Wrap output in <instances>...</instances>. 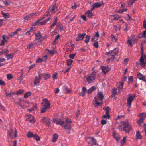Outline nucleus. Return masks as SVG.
Returning a JSON list of instances; mask_svg holds the SVG:
<instances>
[{
    "instance_id": "obj_64",
    "label": "nucleus",
    "mask_w": 146,
    "mask_h": 146,
    "mask_svg": "<svg viewBox=\"0 0 146 146\" xmlns=\"http://www.w3.org/2000/svg\"><path fill=\"white\" fill-rule=\"evenodd\" d=\"M113 137L117 141H118L119 139V138L115 134H114Z\"/></svg>"
},
{
    "instance_id": "obj_22",
    "label": "nucleus",
    "mask_w": 146,
    "mask_h": 146,
    "mask_svg": "<svg viewBox=\"0 0 146 146\" xmlns=\"http://www.w3.org/2000/svg\"><path fill=\"white\" fill-rule=\"evenodd\" d=\"M21 30V28H19L16 29L15 32H11L10 34V36L11 37H12L14 36H15L18 33V31H20Z\"/></svg>"
},
{
    "instance_id": "obj_41",
    "label": "nucleus",
    "mask_w": 146,
    "mask_h": 146,
    "mask_svg": "<svg viewBox=\"0 0 146 146\" xmlns=\"http://www.w3.org/2000/svg\"><path fill=\"white\" fill-rule=\"evenodd\" d=\"M93 45L96 48H98L99 45L98 41H96V40H95V41H94V42L93 43Z\"/></svg>"
},
{
    "instance_id": "obj_11",
    "label": "nucleus",
    "mask_w": 146,
    "mask_h": 146,
    "mask_svg": "<svg viewBox=\"0 0 146 146\" xmlns=\"http://www.w3.org/2000/svg\"><path fill=\"white\" fill-rule=\"evenodd\" d=\"M86 35V33H85L78 34L77 35V37L76 38V41H78L83 40Z\"/></svg>"
},
{
    "instance_id": "obj_12",
    "label": "nucleus",
    "mask_w": 146,
    "mask_h": 146,
    "mask_svg": "<svg viewBox=\"0 0 146 146\" xmlns=\"http://www.w3.org/2000/svg\"><path fill=\"white\" fill-rule=\"evenodd\" d=\"M42 121L46 124V125L48 127L50 126L51 123L50 120L48 118L44 117L42 119Z\"/></svg>"
},
{
    "instance_id": "obj_46",
    "label": "nucleus",
    "mask_w": 146,
    "mask_h": 146,
    "mask_svg": "<svg viewBox=\"0 0 146 146\" xmlns=\"http://www.w3.org/2000/svg\"><path fill=\"white\" fill-rule=\"evenodd\" d=\"M7 77L8 80H10L13 78V76L12 74H8L7 75Z\"/></svg>"
},
{
    "instance_id": "obj_40",
    "label": "nucleus",
    "mask_w": 146,
    "mask_h": 146,
    "mask_svg": "<svg viewBox=\"0 0 146 146\" xmlns=\"http://www.w3.org/2000/svg\"><path fill=\"white\" fill-rule=\"evenodd\" d=\"M34 29L33 27H31L30 28V29H29L28 30H27L25 34L28 35H30V32H31Z\"/></svg>"
},
{
    "instance_id": "obj_44",
    "label": "nucleus",
    "mask_w": 146,
    "mask_h": 146,
    "mask_svg": "<svg viewBox=\"0 0 146 146\" xmlns=\"http://www.w3.org/2000/svg\"><path fill=\"white\" fill-rule=\"evenodd\" d=\"M40 82V80L39 79L37 78V77L36 76L35 78V79L34 81V84H36L37 83H39Z\"/></svg>"
},
{
    "instance_id": "obj_61",
    "label": "nucleus",
    "mask_w": 146,
    "mask_h": 146,
    "mask_svg": "<svg viewBox=\"0 0 146 146\" xmlns=\"http://www.w3.org/2000/svg\"><path fill=\"white\" fill-rule=\"evenodd\" d=\"M68 88V87L66 85L63 86L62 89L66 91Z\"/></svg>"
},
{
    "instance_id": "obj_8",
    "label": "nucleus",
    "mask_w": 146,
    "mask_h": 146,
    "mask_svg": "<svg viewBox=\"0 0 146 146\" xmlns=\"http://www.w3.org/2000/svg\"><path fill=\"white\" fill-rule=\"evenodd\" d=\"M102 5H104V3L103 1L100 2H97L94 3L92 5V11L95 8L100 7Z\"/></svg>"
},
{
    "instance_id": "obj_45",
    "label": "nucleus",
    "mask_w": 146,
    "mask_h": 146,
    "mask_svg": "<svg viewBox=\"0 0 146 146\" xmlns=\"http://www.w3.org/2000/svg\"><path fill=\"white\" fill-rule=\"evenodd\" d=\"M56 4V3L55 4L52 6L51 9L52 12H53L55 10L56 8H57V7Z\"/></svg>"
},
{
    "instance_id": "obj_59",
    "label": "nucleus",
    "mask_w": 146,
    "mask_h": 146,
    "mask_svg": "<svg viewBox=\"0 0 146 146\" xmlns=\"http://www.w3.org/2000/svg\"><path fill=\"white\" fill-rule=\"evenodd\" d=\"M56 51H53V50H50V52H49V54L51 55H54L55 53H57Z\"/></svg>"
},
{
    "instance_id": "obj_10",
    "label": "nucleus",
    "mask_w": 146,
    "mask_h": 146,
    "mask_svg": "<svg viewBox=\"0 0 146 146\" xmlns=\"http://www.w3.org/2000/svg\"><path fill=\"white\" fill-rule=\"evenodd\" d=\"M91 74L90 75L88 76H86L84 77V83L85 85H87L88 84L91 83Z\"/></svg>"
},
{
    "instance_id": "obj_31",
    "label": "nucleus",
    "mask_w": 146,
    "mask_h": 146,
    "mask_svg": "<svg viewBox=\"0 0 146 146\" xmlns=\"http://www.w3.org/2000/svg\"><path fill=\"white\" fill-rule=\"evenodd\" d=\"M90 37L91 36L90 35H86V37H85V40H84V42L86 43L87 44L89 42Z\"/></svg>"
},
{
    "instance_id": "obj_19",
    "label": "nucleus",
    "mask_w": 146,
    "mask_h": 146,
    "mask_svg": "<svg viewBox=\"0 0 146 146\" xmlns=\"http://www.w3.org/2000/svg\"><path fill=\"white\" fill-rule=\"evenodd\" d=\"M1 13L5 19L9 18L10 17V15L9 13H6L4 12L3 11H1Z\"/></svg>"
},
{
    "instance_id": "obj_60",
    "label": "nucleus",
    "mask_w": 146,
    "mask_h": 146,
    "mask_svg": "<svg viewBox=\"0 0 146 146\" xmlns=\"http://www.w3.org/2000/svg\"><path fill=\"white\" fill-rule=\"evenodd\" d=\"M49 13H50L48 12V14L45 15L44 16L42 17V18L40 19V20L42 21L44 19L46 18L47 16H48L49 15Z\"/></svg>"
},
{
    "instance_id": "obj_37",
    "label": "nucleus",
    "mask_w": 146,
    "mask_h": 146,
    "mask_svg": "<svg viewBox=\"0 0 146 146\" xmlns=\"http://www.w3.org/2000/svg\"><path fill=\"white\" fill-rule=\"evenodd\" d=\"M146 37V29L143 31L142 34H141V36H139V38H145Z\"/></svg>"
},
{
    "instance_id": "obj_35",
    "label": "nucleus",
    "mask_w": 146,
    "mask_h": 146,
    "mask_svg": "<svg viewBox=\"0 0 146 146\" xmlns=\"http://www.w3.org/2000/svg\"><path fill=\"white\" fill-rule=\"evenodd\" d=\"M24 91L23 90L21 89H20L17 91L16 93L15 92V94L17 95H19L20 94L22 93H23Z\"/></svg>"
},
{
    "instance_id": "obj_47",
    "label": "nucleus",
    "mask_w": 146,
    "mask_h": 146,
    "mask_svg": "<svg viewBox=\"0 0 146 146\" xmlns=\"http://www.w3.org/2000/svg\"><path fill=\"white\" fill-rule=\"evenodd\" d=\"M87 142L88 143V144H91V137H87L86 139Z\"/></svg>"
},
{
    "instance_id": "obj_2",
    "label": "nucleus",
    "mask_w": 146,
    "mask_h": 146,
    "mask_svg": "<svg viewBox=\"0 0 146 146\" xmlns=\"http://www.w3.org/2000/svg\"><path fill=\"white\" fill-rule=\"evenodd\" d=\"M7 134L8 137L11 139H13L14 137H16L17 136V130L15 129L14 132L13 130L11 129L10 130L8 131Z\"/></svg>"
},
{
    "instance_id": "obj_56",
    "label": "nucleus",
    "mask_w": 146,
    "mask_h": 146,
    "mask_svg": "<svg viewBox=\"0 0 146 146\" xmlns=\"http://www.w3.org/2000/svg\"><path fill=\"white\" fill-rule=\"evenodd\" d=\"M126 137H123V139L121 141V145H123L125 143V140H126Z\"/></svg>"
},
{
    "instance_id": "obj_32",
    "label": "nucleus",
    "mask_w": 146,
    "mask_h": 146,
    "mask_svg": "<svg viewBox=\"0 0 146 146\" xmlns=\"http://www.w3.org/2000/svg\"><path fill=\"white\" fill-rule=\"evenodd\" d=\"M73 60L71 59H68L66 61L67 65L68 66H70L71 65Z\"/></svg>"
},
{
    "instance_id": "obj_34",
    "label": "nucleus",
    "mask_w": 146,
    "mask_h": 146,
    "mask_svg": "<svg viewBox=\"0 0 146 146\" xmlns=\"http://www.w3.org/2000/svg\"><path fill=\"white\" fill-rule=\"evenodd\" d=\"M33 137L37 141H39L40 140V137L36 134L34 135Z\"/></svg>"
},
{
    "instance_id": "obj_55",
    "label": "nucleus",
    "mask_w": 146,
    "mask_h": 146,
    "mask_svg": "<svg viewBox=\"0 0 146 146\" xmlns=\"http://www.w3.org/2000/svg\"><path fill=\"white\" fill-rule=\"evenodd\" d=\"M6 85L5 82L0 79V85L2 86H4Z\"/></svg>"
},
{
    "instance_id": "obj_17",
    "label": "nucleus",
    "mask_w": 146,
    "mask_h": 146,
    "mask_svg": "<svg viewBox=\"0 0 146 146\" xmlns=\"http://www.w3.org/2000/svg\"><path fill=\"white\" fill-rule=\"evenodd\" d=\"M101 68L102 70V72L105 74L106 73L110 70L109 68L108 67H106L105 66H101Z\"/></svg>"
},
{
    "instance_id": "obj_50",
    "label": "nucleus",
    "mask_w": 146,
    "mask_h": 146,
    "mask_svg": "<svg viewBox=\"0 0 146 146\" xmlns=\"http://www.w3.org/2000/svg\"><path fill=\"white\" fill-rule=\"evenodd\" d=\"M127 10V9H123L121 10H118V13H122L123 12H125Z\"/></svg>"
},
{
    "instance_id": "obj_24",
    "label": "nucleus",
    "mask_w": 146,
    "mask_h": 146,
    "mask_svg": "<svg viewBox=\"0 0 146 146\" xmlns=\"http://www.w3.org/2000/svg\"><path fill=\"white\" fill-rule=\"evenodd\" d=\"M99 36V32L97 31L96 32V34L94 35V38H92V42H94V41H95V40H97Z\"/></svg>"
},
{
    "instance_id": "obj_42",
    "label": "nucleus",
    "mask_w": 146,
    "mask_h": 146,
    "mask_svg": "<svg viewBox=\"0 0 146 146\" xmlns=\"http://www.w3.org/2000/svg\"><path fill=\"white\" fill-rule=\"evenodd\" d=\"M136 138L137 139H141L142 138L141 135L140 134L139 131H137L136 133Z\"/></svg>"
},
{
    "instance_id": "obj_16",
    "label": "nucleus",
    "mask_w": 146,
    "mask_h": 146,
    "mask_svg": "<svg viewBox=\"0 0 146 146\" xmlns=\"http://www.w3.org/2000/svg\"><path fill=\"white\" fill-rule=\"evenodd\" d=\"M109 38L111 39L112 42H115L118 39V36L117 35H112L110 36Z\"/></svg>"
},
{
    "instance_id": "obj_18",
    "label": "nucleus",
    "mask_w": 146,
    "mask_h": 146,
    "mask_svg": "<svg viewBox=\"0 0 146 146\" xmlns=\"http://www.w3.org/2000/svg\"><path fill=\"white\" fill-rule=\"evenodd\" d=\"M86 90L87 89L86 87H83L81 92L79 93V95L82 97H83L85 96Z\"/></svg>"
},
{
    "instance_id": "obj_52",
    "label": "nucleus",
    "mask_w": 146,
    "mask_h": 146,
    "mask_svg": "<svg viewBox=\"0 0 146 146\" xmlns=\"http://www.w3.org/2000/svg\"><path fill=\"white\" fill-rule=\"evenodd\" d=\"M44 61L43 59L38 58L36 61V63H41L42 61Z\"/></svg>"
},
{
    "instance_id": "obj_21",
    "label": "nucleus",
    "mask_w": 146,
    "mask_h": 146,
    "mask_svg": "<svg viewBox=\"0 0 146 146\" xmlns=\"http://www.w3.org/2000/svg\"><path fill=\"white\" fill-rule=\"evenodd\" d=\"M58 135L56 133H54L53 135V138L51 141L53 142H56L58 137Z\"/></svg>"
},
{
    "instance_id": "obj_7",
    "label": "nucleus",
    "mask_w": 146,
    "mask_h": 146,
    "mask_svg": "<svg viewBox=\"0 0 146 146\" xmlns=\"http://www.w3.org/2000/svg\"><path fill=\"white\" fill-rule=\"evenodd\" d=\"M141 56L140 59V64L141 66H143L145 65V62H144V50L143 49V48L142 46H141Z\"/></svg>"
},
{
    "instance_id": "obj_48",
    "label": "nucleus",
    "mask_w": 146,
    "mask_h": 146,
    "mask_svg": "<svg viewBox=\"0 0 146 146\" xmlns=\"http://www.w3.org/2000/svg\"><path fill=\"white\" fill-rule=\"evenodd\" d=\"M97 144V141L96 139L93 137H92V145H96Z\"/></svg>"
},
{
    "instance_id": "obj_38",
    "label": "nucleus",
    "mask_w": 146,
    "mask_h": 146,
    "mask_svg": "<svg viewBox=\"0 0 146 146\" xmlns=\"http://www.w3.org/2000/svg\"><path fill=\"white\" fill-rule=\"evenodd\" d=\"M35 36L36 37H40V38H42V37L41 35V32L40 31L38 32L37 34L36 33H35Z\"/></svg>"
},
{
    "instance_id": "obj_20",
    "label": "nucleus",
    "mask_w": 146,
    "mask_h": 146,
    "mask_svg": "<svg viewBox=\"0 0 146 146\" xmlns=\"http://www.w3.org/2000/svg\"><path fill=\"white\" fill-rule=\"evenodd\" d=\"M43 100L46 104L44 105L43 106H46L48 108H50V103L48 100L47 99H43Z\"/></svg>"
},
{
    "instance_id": "obj_5",
    "label": "nucleus",
    "mask_w": 146,
    "mask_h": 146,
    "mask_svg": "<svg viewBox=\"0 0 146 146\" xmlns=\"http://www.w3.org/2000/svg\"><path fill=\"white\" fill-rule=\"evenodd\" d=\"M53 122L57 125H60L64 127V124H65L64 121H62L61 118H56L53 119Z\"/></svg>"
},
{
    "instance_id": "obj_6",
    "label": "nucleus",
    "mask_w": 146,
    "mask_h": 146,
    "mask_svg": "<svg viewBox=\"0 0 146 146\" xmlns=\"http://www.w3.org/2000/svg\"><path fill=\"white\" fill-rule=\"evenodd\" d=\"M38 73V76L40 79H41L42 78V77L44 78L45 80H46L49 78L50 76V74L49 73H41L39 72Z\"/></svg>"
},
{
    "instance_id": "obj_58",
    "label": "nucleus",
    "mask_w": 146,
    "mask_h": 146,
    "mask_svg": "<svg viewBox=\"0 0 146 146\" xmlns=\"http://www.w3.org/2000/svg\"><path fill=\"white\" fill-rule=\"evenodd\" d=\"M86 92L88 94H90L91 93V87L89 89L87 90Z\"/></svg>"
},
{
    "instance_id": "obj_36",
    "label": "nucleus",
    "mask_w": 146,
    "mask_h": 146,
    "mask_svg": "<svg viewBox=\"0 0 146 146\" xmlns=\"http://www.w3.org/2000/svg\"><path fill=\"white\" fill-rule=\"evenodd\" d=\"M5 57L7 58V60L12 58L13 57V54L11 53L9 55H5Z\"/></svg>"
},
{
    "instance_id": "obj_43",
    "label": "nucleus",
    "mask_w": 146,
    "mask_h": 146,
    "mask_svg": "<svg viewBox=\"0 0 146 146\" xmlns=\"http://www.w3.org/2000/svg\"><path fill=\"white\" fill-rule=\"evenodd\" d=\"M36 45V44H29L27 46V48L28 49H29V50H30V49H31L32 48H33V45Z\"/></svg>"
},
{
    "instance_id": "obj_14",
    "label": "nucleus",
    "mask_w": 146,
    "mask_h": 146,
    "mask_svg": "<svg viewBox=\"0 0 146 146\" xmlns=\"http://www.w3.org/2000/svg\"><path fill=\"white\" fill-rule=\"evenodd\" d=\"M93 104L94 106L96 108H97L98 106H101L102 104V103L98 102L95 97L93 100Z\"/></svg>"
},
{
    "instance_id": "obj_27",
    "label": "nucleus",
    "mask_w": 146,
    "mask_h": 146,
    "mask_svg": "<svg viewBox=\"0 0 146 146\" xmlns=\"http://www.w3.org/2000/svg\"><path fill=\"white\" fill-rule=\"evenodd\" d=\"M32 94L31 92V91H29L24 94V97L25 98H27L29 96H31Z\"/></svg>"
},
{
    "instance_id": "obj_28",
    "label": "nucleus",
    "mask_w": 146,
    "mask_h": 146,
    "mask_svg": "<svg viewBox=\"0 0 146 146\" xmlns=\"http://www.w3.org/2000/svg\"><path fill=\"white\" fill-rule=\"evenodd\" d=\"M49 108H48L46 106H43V107H42L41 109V113H44Z\"/></svg>"
},
{
    "instance_id": "obj_53",
    "label": "nucleus",
    "mask_w": 146,
    "mask_h": 146,
    "mask_svg": "<svg viewBox=\"0 0 146 146\" xmlns=\"http://www.w3.org/2000/svg\"><path fill=\"white\" fill-rule=\"evenodd\" d=\"M76 54V53H75L72 54H70L69 55V57L72 59H73L74 58V57L75 56Z\"/></svg>"
},
{
    "instance_id": "obj_29",
    "label": "nucleus",
    "mask_w": 146,
    "mask_h": 146,
    "mask_svg": "<svg viewBox=\"0 0 146 146\" xmlns=\"http://www.w3.org/2000/svg\"><path fill=\"white\" fill-rule=\"evenodd\" d=\"M5 94L6 95V96L7 97H11L13 95L15 94V92H12V93L11 92V93H7L6 92V90H5Z\"/></svg>"
},
{
    "instance_id": "obj_54",
    "label": "nucleus",
    "mask_w": 146,
    "mask_h": 146,
    "mask_svg": "<svg viewBox=\"0 0 146 146\" xmlns=\"http://www.w3.org/2000/svg\"><path fill=\"white\" fill-rule=\"evenodd\" d=\"M2 1L3 3L6 6L9 5L11 3V2H10V3H9L8 2V1L7 0H6V1H5L3 0Z\"/></svg>"
},
{
    "instance_id": "obj_3",
    "label": "nucleus",
    "mask_w": 146,
    "mask_h": 146,
    "mask_svg": "<svg viewBox=\"0 0 146 146\" xmlns=\"http://www.w3.org/2000/svg\"><path fill=\"white\" fill-rule=\"evenodd\" d=\"M122 126L123 127V130L127 133H129L132 129L131 126L128 124V122L125 121L122 122Z\"/></svg>"
},
{
    "instance_id": "obj_9",
    "label": "nucleus",
    "mask_w": 146,
    "mask_h": 146,
    "mask_svg": "<svg viewBox=\"0 0 146 146\" xmlns=\"http://www.w3.org/2000/svg\"><path fill=\"white\" fill-rule=\"evenodd\" d=\"M27 116H28V117L26 119V121H29L30 123H34L35 122V118L31 114H27Z\"/></svg>"
},
{
    "instance_id": "obj_49",
    "label": "nucleus",
    "mask_w": 146,
    "mask_h": 146,
    "mask_svg": "<svg viewBox=\"0 0 146 146\" xmlns=\"http://www.w3.org/2000/svg\"><path fill=\"white\" fill-rule=\"evenodd\" d=\"M133 41V39H131V40H128V41H127V43L129 45L131 46H132V41Z\"/></svg>"
},
{
    "instance_id": "obj_62",
    "label": "nucleus",
    "mask_w": 146,
    "mask_h": 146,
    "mask_svg": "<svg viewBox=\"0 0 146 146\" xmlns=\"http://www.w3.org/2000/svg\"><path fill=\"white\" fill-rule=\"evenodd\" d=\"M107 123V121L105 120H101V123L103 125L106 124Z\"/></svg>"
},
{
    "instance_id": "obj_63",
    "label": "nucleus",
    "mask_w": 146,
    "mask_h": 146,
    "mask_svg": "<svg viewBox=\"0 0 146 146\" xmlns=\"http://www.w3.org/2000/svg\"><path fill=\"white\" fill-rule=\"evenodd\" d=\"M57 73L54 74H53V77L54 79H56L57 78Z\"/></svg>"
},
{
    "instance_id": "obj_57",
    "label": "nucleus",
    "mask_w": 146,
    "mask_h": 146,
    "mask_svg": "<svg viewBox=\"0 0 146 146\" xmlns=\"http://www.w3.org/2000/svg\"><path fill=\"white\" fill-rule=\"evenodd\" d=\"M112 92L114 95H116L117 94V91L116 89H113Z\"/></svg>"
},
{
    "instance_id": "obj_26",
    "label": "nucleus",
    "mask_w": 146,
    "mask_h": 146,
    "mask_svg": "<svg viewBox=\"0 0 146 146\" xmlns=\"http://www.w3.org/2000/svg\"><path fill=\"white\" fill-rule=\"evenodd\" d=\"M110 109V108L109 106H108L107 107L105 111L106 112V115H107V116L108 117V118L109 119L110 116V115L109 114V110Z\"/></svg>"
},
{
    "instance_id": "obj_39",
    "label": "nucleus",
    "mask_w": 146,
    "mask_h": 146,
    "mask_svg": "<svg viewBox=\"0 0 146 146\" xmlns=\"http://www.w3.org/2000/svg\"><path fill=\"white\" fill-rule=\"evenodd\" d=\"M41 21V20H40V19L37 20L36 22H35L34 23L32 24V26H35L37 25H38L39 24H40V21Z\"/></svg>"
},
{
    "instance_id": "obj_23",
    "label": "nucleus",
    "mask_w": 146,
    "mask_h": 146,
    "mask_svg": "<svg viewBox=\"0 0 146 146\" xmlns=\"http://www.w3.org/2000/svg\"><path fill=\"white\" fill-rule=\"evenodd\" d=\"M98 96L100 100L102 101L104 98L103 93L102 92H99L98 93Z\"/></svg>"
},
{
    "instance_id": "obj_13",
    "label": "nucleus",
    "mask_w": 146,
    "mask_h": 146,
    "mask_svg": "<svg viewBox=\"0 0 146 146\" xmlns=\"http://www.w3.org/2000/svg\"><path fill=\"white\" fill-rule=\"evenodd\" d=\"M135 96H129L127 99V104L128 105V107L130 108V106L131 105L132 102L133 101L134 98L135 97Z\"/></svg>"
},
{
    "instance_id": "obj_30",
    "label": "nucleus",
    "mask_w": 146,
    "mask_h": 146,
    "mask_svg": "<svg viewBox=\"0 0 146 146\" xmlns=\"http://www.w3.org/2000/svg\"><path fill=\"white\" fill-rule=\"evenodd\" d=\"M34 135V134H33V133L29 131L28 132L27 134V136L28 138H31L33 137Z\"/></svg>"
},
{
    "instance_id": "obj_1",
    "label": "nucleus",
    "mask_w": 146,
    "mask_h": 146,
    "mask_svg": "<svg viewBox=\"0 0 146 146\" xmlns=\"http://www.w3.org/2000/svg\"><path fill=\"white\" fill-rule=\"evenodd\" d=\"M119 52L118 49L116 48L108 52H106L105 55H107L108 57H110V58L114 61L115 59V56Z\"/></svg>"
},
{
    "instance_id": "obj_25",
    "label": "nucleus",
    "mask_w": 146,
    "mask_h": 146,
    "mask_svg": "<svg viewBox=\"0 0 146 146\" xmlns=\"http://www.w3.org/2000/svg\"><path fill=\"white\" fill-rule=\"evenodd\" d=\"M5 42H7V41L5 40V35H2V40L0 43V45L3 46L4 45Z\"/></svg>"
},
{
    "instance_id": "obj_33",
    "label": "nucleus",
    "mask_w": 146,
    "mask_h": 146,
    "mask_svg": "<svg viewBox=\"0 0 146 146\" xmlns=\"http://www.w3.org/2000/svg\"><path fill=\"white\" fill-rule=\"evenodd\" d=\"M144 119L143 117H141L140 119L138 121V123L139 126H140L141 125V123H142Z\"/></svg>"
},
{
    "instance_id": "obj_15",
    "label": "nucleus",
    "mask_w": 146,
    "mask_h": 146,
    "mask_svg": "<svg viewBox=\"0 0 146 146\" xmlns=\"http://www.w3.org/2000/svg\"><path fill=\"white\" fill-rule=\"evenodd\" d=\"M138 78L144 82L146 81V78L145 76L143 75L141 73H139L137 75Z\"/></svg>"
},
{
    "instance_id": "obj_4",
    "label": "nucleus",
    "mask_w": 146,
    "mask_h": 146,
    "mask_svg": "<svg viewBox=\"0 0 146 146\" xmlns=\"http://www.w3.org/2000/svg\"><path fill=\"white\" fill-rule=\"evenodd\" d=\"M65 124H64V127L66 130H70L71 129V124L72 121L70 119H66L64 121Z\"/></svg>"
},
{
    "instance_id": "obj_51",
    "label": "nucleus",
    "mask_w": 146,
    "mask_h": 146,
    "mask_svg": "<svg viewBox=\"0 0 146 146\" xmlns=\"http://www.w3.org/2000/svg\"><path fill=\"white\" fill-rule=\"evenodd\" d=\"M9 52L8 50L7 49L4 50H3L2 51L0 52L1 54H4L5 53H8Z\"/></svg>"
}]
</instances>
